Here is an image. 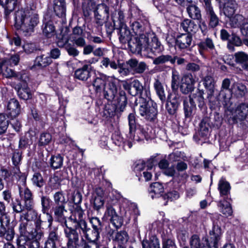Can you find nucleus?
I'll list each match as a JSON object with an SVG mask.
<instances>
[{
    "label": "nucleus",
    "instance_id": "f257e3e1",
    "mask_svg": "<svg viewBox=\"0 0 248 248\" xmlns=\"http://www.w3.org/2000/svg\"><path fill=\"white\" fill-rule=\"evenodd\" d=\"M12 172L13 176L17 179L19 194L21 198H16L12 202L11 206L13 213L20 214L25 210L30 211L36 217V212L32 210L34 204L33 195L26 185V175L20 172L19 167L14 168Z\"/></svg>",
    "mask_w": 248,
    "mask_h": 248
},
{
    "label": "nucleus",
    "instance_id": "a18cd8bd",
    "mask_svg": "<svg viewBox=\"0 0 248 248\" xmlns=\"http://www.w3.org/2000/svg\"><path fill=\"white\" fill-rule=\"evenodd\" d=\"M53 200L55 206H65L67 202L64 194L62 191L56 192L53 195Z\"/></svg>",
    "mask_w": 248,
    "mask_h": 248
},
{
    "label": "nucleus",
    "instance_id": "9d476101",
    "mask_svg": "<svg viewBox=\"0 0 248 248\" xmlns=\"http://www.w3.org/2000/svg\"><path fill=\"white\" fill-rule=\"evenodd\" d=\"M195 77L191 73L184 74L181 79V92L184 94H188L192 92L195 89Z\"/></svg>",
    "mask_w": 248,
    "mask_h": 248
},
{
    "label": "nucleus",
    "instance_id": "69168bd1",
    "mask_svg": "<svg viewBox=\"0 0 248 248\" xmlns=\"http://www.w3.org/2000/svg\"><path fill=\"white\" fill-rule=\"evenodd\" d=\"M131 27L134 32L137 35H139V37H140L141 35H144L141 33L143 31V27L140 22L134 21L131 24Z\"/></svg>",
    "mask_w": 248,
    "mask_h": 248
},
{
    "label": "nucleus",
    "instance_id": "6e6552de",
    "mask_svg": "<svg viewBox=\"0 0 248 248\" xmlns=\"http://www.w3.org/2000/svg\"><path fill=\"white\" fill-rule=\"evenodd\" d=\"M139 113L146 120L149 122L155 121L158 113L156 104H150L146 101H143L140 104Z\"/></svg>",
    "mask_w": 248,
    "mask_h": 248
},
{
    "label": "nucleus",
    "instance_id": "de8ad7c7",
    "mask_svg": "<svg viewBox=\"0 0 248 248\" xmlns=\"http://www.w3.org/2000/svg\"><path fill=\"white\" fill-rule=\"evenodd\" d=\"M117 202V200L116 199L112 200L110 202H108L106 204V210L105 213V216L111 218V217H113L117 214L115 210L112 207V206L115 205Z\"/></svg>",
    "mask_w": 248,
    "mask_h": 248
},
{
    "label": "nucleus",
    "instance_id": "7ed1b4c3",
    "mask_svg": "<svg viewBox=\"0 0 248 248\" xmlns=\"http://www.w3.org/2000/svg\"><path fill=\"white\" fill-rule=\"evenodd\" d=\"M89 229L85 220L73 226L70 223L64 230V233L67 240L66 245H70L72 247L74 246L78 248H83L85 244L84 239L80 234V232L81 231L85 236Z\"/></svg>",
    "mask_w": 248,
    "mask_h": 248
},
{
    "label": "nucleus",
    "instance_id": "49530a36",
    "mask_svg": "<svg viewBox=\"0 0 248 248\" xmlns=\"http://www.w3.org/2000/svg\"><path fill=\"white\" fill-rule=\"evenodd\" d=\"M101 231L97 230L95 229L91 230L89 229L88 232L85 234V237L87 239L90 241H98V239L100 237V232Z\"/></svg>",
    "mask_w": 248,
    "mask_h": 248
},
{
    "label": "nucleus",
    "instance_id": "423d86ee",
    "mask_svg": "<svg viewBox=\"0 0 248 248\" xmlns=\"http://www.w3.org/2000/svg\"><path fill=\"white\" fill-rule=\"evenodd\" d=\"M144 36L145 38V43H142L140 45L141 49L139 52H137L138 53H141L142 55L147 58H152V54L161 52L163 46L155 36L154 35L150 42H149V39L146 35H144Z\"/></svg>",
    "mask_w": 248,
    "mask_h": 248
},
{
    "label": "nucleus",
    "instance_id": "c85d7f7f",
    "mask_svg": "<svg viewBox=\"0 0 248 248\" xmlns=\"http://www.w3.org/2000/svg\"><path fill=\"white\" fill-rule=\"evenodd\" d=\"M229 78H226L222 81L219 95L225 99H229L231 97L232 85Z\"/></svg>",
    "mask_w": 248,
    "mask_h": 248
},
{
    "label": "nucleus",
    "instance_id": "473e14b6",
    "mask_svg": "<svg viewBox=\"0 0 248 248\" xmlns=\"http://www.w3.org/2000/svg\"><path fill=\"white\" fill-rule=\"evenodd\" d=\"M189 98H186L183 102L184 110L185 117L190 118L196 109V104L192 103Z\"/></svg>",
    "mask_w": 248,
    "mask_h": 248
},
{
    "label": "nucleus",
    "instance_id": "052dcab7",
    "mask_svg": "<svg viewBox=\"0 0 248 248\" xmlns=\"http://www.w3.org/2000/svg\"><path fill=\"white\" fill-rule=\"evenodd\" d=\"M199 47V51L201 53H202V51L206 48H209L210 49H213L214 48V45L213 43V41L211 39L209 38H207L204 41L201 42L198 45Z\"/></svg>",
    "mask_w": 248,
    "mask_h": 248
},
{
    "label": "nucleus",
    "instance_id": "c03bdc74",
    "mask_svg": "<svg viewBox=\"0 0 248 248\" xmlns=\"http://www.w3.org/2000/svg\"><path fill=\"white\" fill-rule=\"evenodd\" d=\"M91 203L94 210L99 212L100 210L104 207L105 203L104 198L92 197Z\"/></svg>",
    "mask_w": 248,
    "mask_h": 248
},
{
    "label": "nucleus",
    "instance_id": "2f4dec72",
    "mask_svg": "<svg viewBox=\"0 0 248 248\" xmlns=\"http://www.w3.org/2000/svg\"><path fill=\"white\" fill-rule=\"evenodd\" d=\"M149 191L152 198L154 199L162 195L164 192V187L161 184L156 182L151 185Z\"/></svg>",
    "mask_w": 248,
    "mask_h": 248
},
{
    "label": "nucleus",
    "instance_id": "3c124183",
    "mask_svg": "<svg viewBox=\"0 0 248 248\" xmlns=\"http://www.w3.org/2000/svg\"><path fill=\"white\" fill-rule=\"evenodd\" d=\"M162 248H177L174 240L170 236H164L162 239Z\"/></svg>",
    "mask_w": 248,
    "mask_h": 248
},
{
    "label": "nucleus",
    "instance_id": "aec40b11",
    "mask_svg": "<svg viewBox=\"0 0 248 248\" xmlns=\"http://www.w3.org/2000/svg\"><path fill=\"white\" fill-rule=\"evenodd\" d=\"M218 2L224 4L223 11L225 16L231 18L237 8L236 2L233 0H218Z\"/></svg>",
    "mask_w": 248,
    "mask_h": 248
},
{
    "label": "nucleus",
    "instance_id": "4be33fe9",
    "mask_svg": "<svg viewBox=\"0 0 248 248\" xmlns=\"http://www.w3.org/2000/svg\"><path fill=\"white\" fill-rule=\"evenodd\" d=\"M75 78L81 81H87L91 76V66L85 64L75 71Z\"/></svg>",
    "mask_w": 248,
    "mask_h": 248
},
{
    "label": "nucleus",
    "instance_id": "13d9d810",
    "mask_svg": "<svg viewBox=\"0 0 248 248\" xmlns=\"http://www.w3.org/2000/svg\"><path fill=\"white\" fill-rule=\"evenodd\" d=\"M135 130L131 132L129 131V134L128 135L129 140L124 143L125 145H127L130 148L132 146V141L134 142L135 141H141L137 134V131H136L135 132Z\"/></svg>",
    "mask_w": 248,
    "mask_h": 248
},
{
    "label": "nucleus",
    "instance_id": "5701e85b",
    "mask_svg": "<svg viewBox=\"0 0 248 248\" xmlns=\"http://www.w3.org/2000/svg\"><path fill=\"white\" fill-rule=\"evenodd\" d=\"M112 239L116 245L125 246L128 241L129 236L126 232L124 231L117 232L113 231Z\"/></svg>",
    "mask_w": 248,
    "mask_h": 248
},
{
    "label": "nucleus",
    "instance_id": "393cba45",
    "mask_svg": "<svg viewBox=\"0 0 248 248\" xmlns=\"http://www.w3.org/2000/svg\"><path fill=\"white\" fill-rule=\"evenodd\" d=\"M20 112V108L18 101L14 98L8 102L7 106V115L11 118H16Z\"/></svg>",
    "mask_w": 248,
    "mask_h": 248
},
{
    "label": "nucleus",
    "instance_id": "cd10ccee",
    "mask_svg": "<svg viewBox=\"0 0 248 248\" xmlns=\"http://www.w3.org/2000/svg\"><path fill=\"white\" fill-rule=\"evenodd\" d=\"M53 9L57 16L64 18L66 10L65 0H54Z\"/></svg>",
    "mask_w": 248,
    "mask_h": 248
},
{
    "label": "nucleus",
    "instance_id": "680f3d73",
    "mask_svg": "<svg viewBox=\"0 0 248 248\" xmlns=\"http://www.w3.org/2000/svg\"><path fill=\"white\" fill-rule=\"evenodd\" d=\"M207 15L209 19V25L212 28L216 27L217 26V16L216 13L213 9H210L207 11Z\"/></svg>",
    "mask_w": 248,
    "mask_h": 248
},
{
    "label": "nucleus",
    "instance_id": "ddd939ff",
    "mask_svg": "<svg viewBox=\"0 0 248 248\" xmlns=\"http://www.w3.org/2000/svg\"><path fill=\"white\" fill-rule=\"evenodd\" d=\"M112 78V77L98 72V76L95 77L92 82L95 91L96 93H100Z\"/></svg>",
    "mask_w": 248,
    "mask_h": 248
},
{
    "label": "nucleus",
    "instance_id": "a878e982",
    "mask_svg": "<svg viewBox=\"0 0 248 248\" xmlns=\"http://www.w3.org/2000/svg\"><path fill=\"white\" fill-rule=\"evenodd\" d=\"M248 113V107L245 104H241L237 107L236 109L232 112L233 122H237V120H243Z\"/></svg>",
    "mask_w": 248,
    "mask_h": 248
},
{
    "label": "nucleus",
    "instance_id": "e2e57ef3",
    "mask_svg": "<svg viewBox=\"0 0 248 248\" xmlns=\"http://www.w3.org/2000/svg\"><path fill=\"white\" fill-rule=\"evenodd\" d=\"M33 185L39 187H42L44 185V181L42 175L39 173H35L31 179Z\"/></svg>",
    "mask_w": 248,
    "mask_h": 248
},
{
    "label": "nucleus",
    "instance_id": "f704fd0d",
    "mask_svg": "<svg viewBox=\"0 0 248 248\" xmlns=\"http://www.w3.org/2000/svg\"><path fill=\"white\" fill-rule=\"evenodd\" d=\"M180 27L182 28L183 30L187 32H196L198 30L197 25L191 20L189 19H185L180 24Z\"/></svg>",
    "mask_w": 248,
    "mask_h": 248
},
{
    "label": "nucleus",
    "instance_id": "6ab92c4d",
    "mask_svg": "<svg viewBox=\"0 0 248 248\" xmlns=\"http://www.w3.org/2000/svg\"><path fill=\"white\" fill-rule=\"evenodd\" d=\"M10 220L6 222H0V236L7 241H11L14 236L15 232L12 227H10Z\"/></svg>",
    "mask_w": 248,
    "mask_h": 248
},
{
    "label": "nucleus",
    "instance_id": "20e7f679",
    "mask_svg": "<svg viewBox=\"0 0 248 248\" xmlns=\"http://www.w3.org/2000/svg\"><path fill=\"white\" fill-rule=\"evenodd\" d=\"M119 39L122 44L128 43L130 50L134 52H139L140 50V46L142 43H145V38L144 35L140 37L132 38L131 32L126 25H123L118 28Z\"/></svg>",
    "mask_w": 248,
    "mask_h": 248
},
{
    "label": "nucleus",
    "instance_id": "c756f323",
    "mask_svg": "<svg viewBox=\"0 0 248 248\" xmlns=\"http://www.w3.org/2000/svg\"><path fill=\"white\" fill-rule=\"evenodd\" d=\"M17 248H39L40 243L36 240L26 239L20 237L17 241Z\"/></svg>",
    "mask_w": 248,
    "mask_h": 248
},
{
    "label": "nucleus",
    "instance_id": "9b49d317",
    "mask_svg": "<svg viewBox=\"0 0 248 248\" xmlns=\"http://www.w3.org/2000/svg\"><path fill=\"white\" fill-rule=\"evenodd\" d=\"M52 209L54 212V217L55 221L61 224L64 232L65 228L70 224V222L67 221V217L65 216L67 211L65 209V206H55Z\"/></svg>",
    "mask_w": 248,
    "mask_h": 248
},
{
    "label": "nucleus",
    "instance_id": "774afa93",
    "mask_svg": "<svg viewBox=\"0 0 248 248\" xmlns=\"http://www.w3.org/2000/svg\"><path fill=\"white\" fill-rule=\"evenodd\" d=\"M110 221L116 228L121 227L124 222L121 216L119 217L117 214L113 217H111V218H110Z\"/></svg>",
    "mask_w": 248,
    "mask_h": 248
},
{
    "label": "nucleus",
    "instance_id": "37998d69",
    "mask_svg": "<svg viewBox=\"0 0 248 248\" xmlns=\"http://www.w3.org/2000/svg\"><path fill=\"white\" fill-rule=\"evenodd\" d=\"M43 32L48 38H50L55 34V28L52 21H48L43 25Z\"/></svg>",
    "mask_w": 248,
    "mask_h": 248
},
{
    "label": "nucleus",
    "instance_id": "39448f33",
    "mask_svg": "<svg viewBox=\"0 0 248 248\" xmlns=\"http://www.w3.org/2000/svg\"><path fill=\"white\" fill-rule=\"evenodd\" d=\"M218 189L220 196L224 197V200L220 203L219 210L225 216H230L232 213L230 199L228 198L231 189L230 185L225 179L222 178L219 180Z\"/></svg>",
    "mask_w": 248,
    "mask_h": 248
},
{
    "label": "nucleus",
    "instance_id": "0eeeda50",
    "mask_svg": "<svg viewBox=\"0 0 248 248\" xmlns=\"http://www.w3.org/2000/svg\"><path fill=\"white\" fill-rule=\"evenodd\" d=\"M203 84L208 90V98L209 100V108L212 111L211 115H213L215 117L217 115V98L216 95L214 94V82L213 78L211 77H206L204 79Z\"/></svg>",
    "mask_w": 248,
    "mask_h": 248
},
{
    "label": "nucleus",
    "instance_id": "f8f14e48",
    "mask_svg": "<svg viewBox=\"0 0 248 248\" xmlns=\"http://www.w3.org/2000/svg\"><path fill=\"white\" fill-rule=\"evenodd\" d=\"M193 42L192 36L190 33H182L178 35L175 40L176 47L180 50H189Z\"/></svg>",
    "mask_w": 248,
    "mask_h": 248
},
{
    "label": "nucleus",
    "instance_id": "5fc2aeb1",
    "mask_svg": "<svg viewBox=\"0 0 248 248\" xmlns=\"http://www.w3.org/2000/svg\"><path fill=\"white\" fill-rule=\"evenodd\" d=\"M9 121L6 116L2 113H0V135L5 133L9 125Z\"/></svg>",
    "mask_w": 248,
    "mask_h": 248
},
{
    "label": "nucleus",
    "instance_id": "bb28decb",
    "mask_svg": "<svg viewBox=\"0 0 248 248\" xmlns=\"http://www.w3.org/2000/svg\"><path fill=\"white\" fill-rule=\"evenodd\" d=\"M203 94L202 91L198 90L195 93L191 94L188 96L192 103L194 104H196V102L198 103V106L201 109H205L206 108Z\"/></svg>",
    "mask_w": 248,
    "mask_h": 248
},
{
    "label": "nucleus",
    "instance_id": "58836bf2",
    "mask_svg": "<svg viewBox=\"0 0 248 248\" xmlns=\"http://www.w3.org/2000/svg\"><path fill=\"white\" fill-rule=\"evenodd\" d=\"M235 62L241 64L244 69H248V55L243 52H238L234 54Z\"/></svg>",
    "mask_w": 248,
    "mask_h": 248
},
{
    "label": "nucleus",
    "instance_id": "4d7b16f0",
    "mask_svg": "<svg viewBox=\"0 0 248 248\" xmlns=\"http://www.w3.org/2000/svg\"><path fill=\"white\" fill-rule=\"evenodd\" d=\"M231 24L234 28L241 27L243 25L244 17L240 15H236L234 17L230 18Z\"/></svg>",
    "mask_w": 248,
    "mask_h": 248
},
{
    "label": "nucleus",
    "instance_id": "ea45409f",
    "mask_svg": "<svg viewBox=\"0 0 248 248\" xmlns=\"http://www.w3.org/2000/svg\"><path fill=\"white\" fill-rule=\"evenodd\" d=\"M187 13L191 18L200 20L201 19V14L199 8L192 4V1L186 6Z\"/></svg>",
    "mask_w": 248,
    "mask_h": 248
},
{
    "label": "nucleus",
    "instance_id": "c9c22d12",
    "mask_svg": "<svg viewBox=\"0 0 248 248\" xmlns=\"http://www.w3.org/2000/svg\"><path fill=\"white\" fill-rule=\"evenodd\" d=\"M190 248H211L208 242H206V245L202 242L198 235H193L189 241Z\"/></svg>",
    "mask_w": 248,
    "mask_h": 248
},
{
    "label": "nucleus",
    "instance_id": "dca6fc26",
    "mask_svg": "<svg viewBox=\"0 0 248 248\" xmlns=\"http://www.w3.org/2000/svg\"><path fill=\"white\" fill-rule=\"evenodd\" d=\"M123 87L132 96H136L140 94L141 91L143 90V86L138 79H134L130 82L124 81L123 82Z\"/></svg>",
    "mask_w": 248,
    "mask_h": 248
},
{
    "label": "nucleus",
    "instance_id": "a19ab883",
    "mask_svg": "<svg viewBox=\"0 0 248 248\" xmlns=\"http://www.w3.org/2000/svg\"><path fill=\"white\" fill-rule=\"evenodd\" d=\"M176 58L177 56L172 57L170 55H162L155 58L153 62L155 65L163 64L168 62H170L171 64H174Z\"/></svg>",
    "mask_w": 248,
    "mask_h": 248
},
{
    "label": "nucleus",
    "instance_id": "72a5a7b5",
    "mask_svg": "<svg viewBox=\"0 0 248 248\" xmlns=\"http://www.w3.org/2000/svg\"><path fill=\"white\" fill-rule=\"evenodd\" d=\"M83 216V211L81 208H78L72 212L68 219L71 222L74 223V225H77L85 220Z\"/></svg>",
    "mask_w": 248,
    "mask_h": 248
},
{
    "label": "nucleus",
    "instance_id": "f03ea898",
    "mask_svg": "<svg viewBox=\"0 0 248 248\" xmlns=\"http://www.w3.org/2000/svg\"><path fill=\"white\" fill-rule=\"evenodd\" d=\"M15 20V27L20 30L24 36L31 35L39 23L38 14L35 10L28 7L16 11Z\"/></svg>",
    "mask_w": 248,
    "mask_h": 248
},
{
    "label": "nucleus",
    "instance_id": "603ef678",
    "mask_svg": "<svg viewBox=\"0 0 248 248\" xmlns=\"http://www.w3.org/2000/svg\"><path fill=\"white\" fill-rule=\"evenodd\" d=\"M51 135L49 133H43L40 135L38 142V145L43 146L47 145L51 141Z\"/></svg>",
    "mask_w": 248,
    "mask_h": 248
},
{
    "label": "nucleus",
    "instance_id": "0e129e2a",
    "mask_svg": "<svg viewBox=\"0 0 248 248\" xmlns=\"http://www.w3.org/2000/svg\"><path fill=\"white\" fill-rule=\"evenodd\" d=\"M17 93L19 97L24 100H28L31 96V92L28 88H18Z\"/></svg>",
    "mask_w": 248,
    "mask_h": 248
},
{
    "label": "nucleus",
    "instance_id": "e433bc0d",
    "mask_svg": "<svg viewBox=\"0 0 248 248\" xmlns=\"http://www.w3.org/2000/svg\"><path fill=\"white\" fill-rule=\"evenodd\" d=\"M154 88L156 94L162 102L166 100V95L164 88L161 81L157 78L155 79L154 82Z\"/></svg>",
    "mask_w": 248,
    "mask_h": 248
},
{
    "label": "nucleus",
    "instance_id": "a211bd4d",
    "mask_svg": "<svg viewBox=\"0 0 248 248\" xmlns=\"http://www.w3.org/2000/svg\"><path fill=\"white\" fill-rule=\"evenodd\" d=\"M60 239L58 228L50 229L43 248H57V244L59 242Z\"/></svg>",
    "mask_w": 248,
    "mask_h": 248
},
{
    "label": "nucleus",
    "instance_id": "1a4fd4ad",
    "mask_svg": "<svg viewBox=\"0 0 248 248\" xmlns=\"http://www.w3.org/2000/svg\"><path fill=\"white\" fill-rule=\"evenodd\" d=\"M101 4L97 5L94 11V16L96 23L99 25H102L104 22L108 20L109 18V8L106 4L109 0H100Z\"/></svg>",
    "mask_w": 248,
    "mask_h": 248
},
{
    "label": "nucleus",
    "instance_id": "8fccbe9b",
    "mask_svg": "<svg viewBox=\"0 0 248 248\" xmlns=\"http://www.w3.org/2000/svg\"><path fill=\"white\" fill-rule=\"evenodd\" d=\"M142 248H159L158 240L154 237L150 241L143 240L142 243Z\"/></svg>",
    "mask_w": 248,
    "mask_h": 248
},
{
    "label": "nucleus",
    "instance_id": "7c9ffc66",
    "mask_svg": "<svg viewBox=\"0 0 248 248\" xmlns=\"http://www.w3.org/2000/svg\"><path fill=\"white\" fill-rule=\"evenodd\" d=\"M246 87L242 83L234 82L232 85L231 96L233 94L237 97H241L247 93Z\"/></svg>",
    "mask_w": 248,
    "mask_h": 248
},
{
    "label": "nucleus",
    "instance_id": "6e6d98bb",
    "mask_svg": "<svg viewBox=\"0 0 248 248\" xmlns=\"http://www.w3.org/2000/svg\"><path fill=\"white\" fill-rule=\"evenodd\" d=\"M17 0H6L5 2V14L7 16L12 12L16 4Z\"/></svg>",
    "mask_w": 248,
    "mask_h": 248
},
{
    "label": "nucleus",
    "instance_id": "f3484780",
    "mask_svg": "<svg viewBox=\"0 0 248 248\" xmlns=\"http://www.w3.org/2000/svg\"><path fill=\"white\" fill-rule=\"evenodd\" d=\"M126 63L130 67L132 75L142 74L148 69V66L144 62H139L136 59H130Z\"/></svg>",
    "mask_w": 248,
    "mask_h": 248
},
{
    "label": "nucleus",
    "instance_id": "412c9836",
    "mask_svg": "<svg viewBox=\"0 0 248 248\" xmlns=\"http://www.w3.org/2000/svg\"><path fill=\"white\" fill-rule=\"evenodd\" d=\"M210 119L206 117L203 118L199 124L198 135L202 138L206 139L208 137L212 131V125L210 124Z\"/></svg>",
    "mask_w": 248,
    "mask_h": 248
},
{
    "label": "nucleus",
    "instance_id": "4468645a",
    "mask_svg": "<svg viewBox=\"0 0 248 248\" xmlns=\"http://www.w3.org/2000/svg\"><path fill=\"white\" fill-rule=\"evenodd\" d=\"M0 74L6 78H15L21 81H26V75L21 72L16 73L12 69L9 68L5 62L0 63Z\"/></svg>",
    "mask_w": 248,
    "mask_h": 248
},
{
    "label": "nucleus",
    "instance_id": "2eb2a0df",
    "mask_svg": "<svg viewBox=\"0 0 248 248\" xmlns=\"http://www.w3.org/2000/svg\"><path fill=\"white\" fill-rule=\"evenodd\" d=\"M117 83V79L113 78L109 83L104 87L103 90L104 96L108 101H112L114 99L118 91Z\"/></svg>",
    "mask_w": 248,
    "mask_h": 248
},
{
    "label": "nucleus",
    "instance_id": "864d4df0",
    "mask_svg": "<svg viewBox=\"0 0 248 248\" xmlns=\"http://www.w3.org/2000/svg\"><path fill=\"white\" fill-rule=\"evenodd\" d=\"M10 220V217L6 212L5 203L0 201V222Z\"/></svg>",
    "mask_w": 248,
    "mask_h": 248
},
{
    "label": "nucleus",
    "instance_id": "09e8293b",
    "mask_svg": "<svg viewBox=\"0 0 248 248\" xmlns=\"http://www.w3.org/2000/svg\"><path fill=\"white\" fill-rule=\"evenodd\" d=\"M117 103L121 110H123L126 106L127 104V98L124 91H120Z\"/></svg>",
    "mask_w": 248,
    "mask_h": 248
},
{
    "label": "nucleus",
    "instance_id": "79ce46f5",
    "mask_svg": "<svg viewBox=\"0 0 248 248\" xmlns=\"http://www.w3.org/2000/svg\"><path fill=\"white\" fill-rule=\"evenodd\" d=\"M63 158L60 155H52L50 159V165L54 169L61 168L63 165Z\"/></svg>",
    "mask_w": 248,
    "mask_h": 248
},
{
    "label": "nucleus",
    "instance_id": "bf43d9fd",
    "mask_svg": "<svg viewBox=\"0 0 248 248\" xmlns=\"http://www.w3.org/2000/svg\"><path fill=\"white\" fill-rule=\"evenodd\" d=\"M180 78L176 71H173L171 77V87L173 91H177L179 84Z\"/></svg>",
    "mask_w": 248,
    "mask_h": 248
},
{
    "label": "nucleus",
    "instance_id": "b1692460",
    "mask_svg": "<svg viewBox=\"0 0 248 248\" xmlns=\"http://www.w3.org/2000/svg\"><path fill=\"white\" fill-rule=\"evenodd\" d=\"M41 202L42 212L43 214H46V219L48 223V227L50 228L52 226L53 220L52 216L48 213V210L50 207V200L48 197L42 196L41 197Z\"/></svg>",
    "mask_w": 248,
    "mask_h": 248
},
{
    "label": "nucleus",
    "instance_id": "4c0bfd02",
    "mask_svg": "<svg viewBox=\"0 0 248 248\" xmlns=\"http://www.w3.org/2000/svg\"><path fill=\"white\" fill-rule=\"evenodd\" d=\"M52 62V60L49 56L43 54L36 58L34 65L40 67H45L51 64Z\"/></svg>",
    "mask_w": 248,
    "mask_h": 248
},
{
    "label": "nucleus",
    "instance_id": "338daca9",
    "mask_svg": "<svg viewBox=\"0 0 248 248\" xmlns=\"http://www.w3.org/2000/svg\"><path fill=\"white\" fill-rule=\"evenodd\" d=\"M128 125L130 132L134 131L136 127V115L135 113H131L128 115Z\"/></svg>",
    "mask_w": 248,
    "mask_h": 248
}]
</instances>
